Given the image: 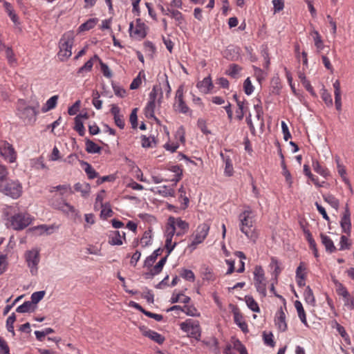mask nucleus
<instances>
[{
	"label": "nucleus",
	"mask_w": 354,
	"mask_h": 354,
	"mask_svg": "<svg viewBox=\"0 0 354 354\" xmlns=\"http://www.w3.org/2000/svg\"><path fill=\"white\" fill-rule=\"evenodd\" d=\"M190 301V297L188 296H186L183 294H175L174 293L171 297L170 301L171 304H174L176 302H181L183 304H187Z\"/></svg>",
	"instance_id": "nucleus-36"
},
{
	"label": "nucleus",
	"mask_w": 354,
	"mask_h": 354,
	"mask_svg": "<svg viewBox=\"0 0 354 354\" xmlns=\"http://www.w3.org/2000/svg\"><path fill=\"white\" fill-rule=\"evenodd\" d=\"M169 170L176 174V178L174 179L173 180H174L175 183H176L181 178L182 170L180 169V167L178 165L171 166L170 167Z\"/></svg>",
	"instance_id": "nucleus-62"
},
{
	"label": "nucleus",
	"mask_w": 354,
	"mask_h": 354,
	"mask_svg": "<svg viewBox=\"0 0 354 354\" xmlns=\"http://www.w3.org/2000/svg\"><path fill=\"white\" fill-rule=\"evenodd\" d=\"M54 333V330L51 328H46L42 331L36 330L35 331V335L37 339L39 341H41L42 339L47 335Z\"/></svg>",
	"instance_id": "nucleus-51"
},
{
	"label": "nucleus",
	"mask_w": 354,
	"mask_h": 354,
	"mask_svg": "<svg viewBox=\"0 0 354 354\" xmlns=\"http://www.w3.org/2000/svg\"><path fill=\"white\" fill-rule=\"evenodd\" d=\"M37 306H34L30 301H25L23 304L19 306L16 311L19 313H32L35 310Z\"/></svg>",
	"instance_id": "nucleus-26"
},
{
	"label": "nucleus",
	"mask_w": 354,
	"mask_h": 354,
	"mask_svg": "<svg viewBox=\"0 0 354 354\" xmlns=\"http://www.w3.org/2000/svg\"><path fill=\"white\" fill-rule=\"evenodd\" d=\"M6 56L10 64L13 65L17 63V59L15 57L12 48L9 47L6 48Z\"/></svg>",
	"instance_id": "nucleus-54"
},
{
	"label": "nucleus",
	"mask_w": 354,
	"mask_h": 354,
	"mask_svg": "<svg viewBox=\"0 0 354 354\" xmlns=\"http://www.w3.org/2000/svg\"><path fill=\"white\" fill-rule=\"evenodd\" d=\"M197 88L199 91L204 93H209L213 88V84L210 77H205L202 81H199L196 84Z\"/></svg>",
	"instance_id": "nucleus-15"
},
{
	"label": "nucleus",
	"mask_w": 354,
	"mask_h": 354,
	"mask_svg": "<svg viewBox=\"0 0 354 354\" xmlns=\"http://www.w3.org/2000/svg\"><path fill=\"white\" fill-rule=\"evenodd\" d=\"M165 248L167 250V256H169L171 252L173 251L174 248L176 245V242H174L172 243V238L174 236L173 233H170V232L165 229Z\"/></svg>",
	"instance_id": "nucleus-23"
},
{
	"label": "nucleus",
	"mask_w": 354,
	"mask_h": 354,
	"mask_svg": "<svg viewBox=\"0 0 354 354\" xmlns=\"http://www.w3.org/2000/svg\"><path fill=\"white\" fill-rule=\"evenodd\" d=\"M148 337L151 339L153 340L154 342H157L159 344H161L165 341L164 337H162L160 334L158 333L156 331L151 330L148 334Z\"/></svg>",
	"instance_id": "nucleus-48"
},
{
	"label": "nucleus",
	"mask_w": 354,
	"mask_h": 354,
	"mask_svg": "<svg viewBox=\"0 0 354 354\" xmlns=\"http://www.w3.org/2000/svg\"><path fill=\"white\" fill-rule=\"evenodd\" d=\"M351 214L350 212L346 207L344 216L341 218L340 225L342 229L343 232L349 234L351 230Z\"/></svg>",
	"instance_id": "nucleus-16"
},
{
	"label": "nucleus",
	"mask_w": 354,
	"mask_h": 354,
	"mask_svg": "<svg viewBox=\"0 0 354 354\" xmlns=\"http://www.w3.org/2000/svg\"><path fill=\"white\" fill-rule=\"evenodd\" d=\"M263 341L266 345L270 346L273 347L274 346V342L273 340V335L272 333H266L263 332Z\"/></svg>",
	"instance_id": "nucleus-58"
},
{
	"label": "nucleus",
	"mask_w": 354,
	"mask_h": 354,
	"mask_svg": "<svg viewBox=\"0 0 354 354\" xmlns=\"http://www.w3.org/2000/svg\"><path fill=\"white\" fill-rule=\"evenodd\" d=\"M162 250H163L161 248H158L154 250L153 252L145 259V266H151L156 260L157 257L161 255Z\"/></svg>",
	"instance_id": "nucleus-31"
},
{
	"label": "nucleus",
	"mask_w": 354,
	"mask_h": 354,
	"mask_svg": "<svg viewBox=\"0 0 354 354\" xmlns=\"http://www.w3.org/2000/svg\"><path fill=\"white\" fill-rule=\"evenodd\" d=\"M245 301L248 307L253 312L259 313L260 311L258 304L252 296H245Z\"/></svg>",
	"instance_id": "nucleus-37"
},
{
	"label": "nucleus",
	"mask_w": 354,
	"mask_h": 354,
	"mask_svg": "<svg viewBox=\"0 0 354 354\" xmlns=\"http://www.w3.org/2000/svg\"><path fill=\"white\" fill-rule=\"evenodd\" d=\"M274 322L278 329L282 332H284L287 329V324L286 322V314L283 311V307H280V308L277 310Z\"/></svg>",
	"instance_id": "nucleus-13"
},
{
	"label": "nucleus",
	"mask_w": 354,
	"mask_h": 354,
	"mask_svg": "<svg viewBox=\"0 0 354 354\" xmlns=\"http://www.w3.org/2000/svg\"><path fill=\"white\" fill-rule=\"evenodd\" d=\"M86 151L89 153H98L101 151V147L92 140H86Z\"/></svg>",
	"instance_id": "nucleus-35"
},
{
	"label": "nucleus",
	"mask_w": 354,
	"mask_h": 354,
	"mask_svg": "<svg viewBox=\"0 0 354 354\" xmlns=\"http://www.w3.org/2000/svg\"><path fill=\"white\" fill-rule=\"evenodd\" d=\"M320 238L322 243L325 246L327 252L332 253L336 251V248L334 245L333 241L329 236L324 234H321Z\"/></svg>",
	"instance_id": "nucleus-21"
},
{
	"label": "nucleus",
	"mask_w": 354,
	"mask_h": 354,
	"mask_svg": "<svg viewBox=\"0 0 354 354\" xmlns=\"http://www.w3.org/2000/svg\"><path fill=\"white\" fill-rule=\"evenodd\" d=\"M234 98L236 100L238 106L236 117L239 120H241L244 116V102L243 101L239 100L236 94L234 95Z\"/></svg>",
	"instance_id": "nucleus-44"
},
{
	"label": "nucleus",
	"mask_w": 354,
	"mask_h": 354,
	"mask_svg": "<svg viewBox=\"0 0 354 354\" xmlns=\"http://www.w3.org/2000/svg\"><path fill=\"white\" fill-rule=\"evenodd\" d=\"M37 111L35 108L28 106L24 100H19L17 106V115L26 122L35 120Z\"/></svg>",
	"instance_id": "nucleus-5"
},
{
	"label": "nucleus",
	"mask_w": 354,
	"mask_h": 354,
	"mask_svg": "<svg viewBox=\"0 0 354 354\" xmlns=\"http://www.w3.org/2000/svg\"><path fill=\"white\" fill-rule=\"evenodd\" d=\"M203 279L208 281H214L216 279V277L212 272V268H210L209 267H205L204 268V271L203 272Z\"/></svg>",
	"instance_id": "nucleus-49"
},
{
	"label": "nucleus",
	"mask_w": 354,
	"mask_h": 354,
	"mask_svg": "<svg viewBox=\"0 0 354 354\" xmlns=\"http://www.w3.org/2000/svg\"><path fill=\"white\" fill-rule=\"evenodd\" d=\"M1 155L10 162H13L16 160V153L12 146L7 142H2L0 145Z\"/></svg>",
	"instance_id": "nucleus-11"
},
{
	"label": "nucleus",
	"mask_w": 354,
	"mask_h": 354,
	"mask_svg": "<svg viewBox=\"0 0 354 354\" xmlns=\"http://www.w3.org/2000/svg\"><path fill=\"white\" fill-rule=\"evenodd\" d=\"M312 166L314 171L322 176L327 178L330 175L328 169L322 166L317 160H313Z\"/></svg>",
	"instance_id": "nucleus-24"
},
{
	"label": "nucleus",
	"mask_w": 354,
	"mask_h": 354,
	"mask_svg": "<svg viewBox=\"0 0 354 354\" xmlns=\"http://www.w3.org/2000/svg\"><path fill=\"white\" fill-rule=\"evenodd\" d=\"M304 297L306 302L314 306L315 305V299L313 292V290L309 286H307L304 292Z\"/></svg>",
	"instance_id": "nucleus-32"
},
{
	"label": "nucleus",
	"mask_w": 354,
	"mask_h": 354,
	"mask_svg": "<svg viewBox=\"0 0 354 354\" xmlns=\"http://www.w3.org/2000/svg\"><path fill=\"white\" fill-rule=\"evenodd\" d=\"M189 227V225L187 222L179 217L176 218L174 216L169 217L166 225V230L178 236H183L187 233Z\"/></svg>",
	"instance_id": "nucleus-3"
},
{
	"label": "nucleus",
	"mask_w": 354,
	"mask_h": 354,
	"mask_svg": "<svg viewBox=\"0 0 354 354\" xmlns=\"http://www.w3.org/2000/svg\"><path fill=\"white\" fill-rule=\"evenodd\" d=\"M267 280L261 266H257L254 270V285L261 297L267 295Z\"/></svg>",
	"instance_id": "nucleus-6"
},
{
	"label": "nucleus",
	"mask_w": 354,
	"mask_h": 354,
	"mask_svg": "<svg viewBox=\"0 0 354 354\" xmlns=\"http://www.w3.org/2000/svg\"><path fill=\"white\" fill-rule=\"evenodd\" d=\"M82 164L84 165V171L90 179H94L97 176V173L90 164L84 161L82 162Z\"/></svg>",
	"instance_id": "nucleus-39"
},
{
	"label": "nucleus",
	"mask_w": 354,
	"mask_h": 354,
	"mask_svg": "<svg viewBox=\"0 0 354 354\" xmlns=\"http://www.w3.org/2000/svg\"><path fill=\"white\" fill-rule=\"evenodd\" d=\"M310 35H312L314 41L315 46L317 48V52L318 53H321V51L324 48V42L322 39L321 35L318 32L317 30L313 29L310 32Z\"/></svg>",
	"instance_id": "nucleus-18"
},
{
	"label": "nucleus",
	"mask_w": 354,
	"mask_h": 354,
	"mask_svg": "<svg viewBox=\"0 0 354 354\" xmlns=\"http://www.w3.org/2000/svg\"><path fill=\"white\" fill-rule=\"evenodd\" d=\"M0 354H10L8 343L1 337H0Z\"/></svg>",
	"instance_id": "nucleus-57"
},
{
	"label": "nucleus",
	"mask_w": 354,
	"mask_h": 354,
	"mask_svg": "<svg viewBox=\"0 0 354 354\" xmlns=\"http://www.w3.org/2000/svg\"><path fill=\"white\" fill-rule=\"evenodd\" d=\"M75 129L78 132L80 136H82L84 135L85 129L82 120V116H76L75 118Z\"/></svg>",
	"instance_id": "nucleus-40"
},
{
	"label": "nucleus",
	"mask_w": 354,
	"mask_h": 354,
	"mask_svg": "<svg viewBox=\"0 0 354 354\" xmlns=\"http://www.w3.org/2000/svg\"><path fill=\"white\" fill-rule=\"evenodd\" d=\"M350 243H348V239L346 236L342 235L340 237L339 241V250H344L349 249Z\"/></svg>",
	"instance_id": "nucleus-61"
},
{
	"label": "nucleus",
	"mask_w": 354,
	"mask_h": 354,
	"mask_svg": "<svg viewBox=\"0 0 354 354\" xmlns=\"http://www.w3.org/2000/svg\"><path fill=\"white\" fill-rule=\"evenodd\" d=\"M75 41V33L68 31L64 33L59 41L57 58L61 62L67 61L72 55V48Z\"/></svg>",
	"instance_id": "nucleus-2"
},
{
	"label": "nucleus",
	"mask_w": 354,
	"mask_h": 354,
	"mask_svg": "<svg viewBox=\"0 0 354 354\" xmlns=\"http://www.w3.org/2000/svg\"><path fill=\"white\" fill-rule=\"evenodd\" d=\"M280 266L281 263L275 257L271 258L269 267L272 270V274L274 276L276 281H277V278L281 272Z\"/></svg>",
	"instance_id": "nucleus-22"
},
{
	"label": "nucleus",
	"mask_w": 354,
	"mask_h": 354,
	"mask_svg": "<svg viewBox=\"0 0 354 354\" xmlns=\"http://www.w3.org/2000/svg\"><path fill=\"white\" fill-rule=\"evenodd\" d=\"M174 107L176 111L184 114L187 113L189 111V107L183 100V92L182 88H179L176 91Z\"/></svg>",
	"instance_id": "nucleus-12"
},
{
	"label": "nucleus",
	"mask_w": 354,
	"mask_h": 354,
	"mask_svg": "<svg viewBox=\"0 0 354 354\" xmlns=\"http://www.w3.org/2000/svg\"><path fill=\"white\" fill-rule=\"evenodd\" d=\"M10 227L15 230H21L28 226L32 222L31 216L26 213H19L10 218Z\"/></svg>",
	"instance_id": "nucleus-8"
},
{
	"label": "nucleus",
	"mask_w": 354,
	"mask_h": 354,
	"mask_svg": "<svg viewBox=\"0 0 354 354\" xmlns=\"http://www.w3.org/2000/svg\"><path fill=\"white\" fill-rule=\"evenodd\" d=\"M162 97V87L160 84L159 85H154L151 91L149 93V100L156 101L158 98V102H160V100Z\"/></svg>",
	"instance_id": "nucleus-27"
},
{
	"label": "nucleus",
	"mask_w": 354,
	"mask_h": 354,
	"mask_svg": "<svg viewBox=\"0 0 354 354\" xmlns=\"http://www.w3.org/2000/svg\"><path fill=\"white\" fill-rule=\"evenodd\" d=\"M100 60V58L97 55H95L92 57L89 60H88L82 67H80L77 73L79 75L83 74L84 72H89L92 70L94 62Z\"/></svg>",
	"instance_id": "nucleus-19"
},
{
	"label": "nucleus",
	"mask_w": 354,
	"mask_h": 354,
	"mask_svg": "<svg viewBox=\"0 0 354 354\" xmlns=\"http://www.w3.org/2000/svg\"><path fill=\"white\" fill-rule=\"evenodd\" d=\"M306 266L304 262H301L296 270V278H306Z\"/></svg>",
	"instance_id": "nucleus-56"
},
{
	"label": "nucleus",
	"mask_w": 354,
	"mask_h": 354,
	"mask_svg": "<svg viewBox=\"0 0 354 354\" xmlns=\"http://www.w3.org/2000/svg\"><path fill=\"white\" fill-rule=\"evenodd\" d=\"M16 320V316L15 313H12L6 320V328L7 330L12 333V336L15 335V332L14 330V323Z\"/></svg>",
	"instance_id": "nucleus-42"
},
{
	"label": "nucleus",
	"mask_w": 354,
	"mask_h": 354,
	"mask_svg": "<svg viewBox=\"0 0 354 354\" xmlns=\"http://www.w3.org/2000/svg\"><path fill=\"white\" fill-rule=\"evenodd\" d=\"M155 107H156V101L149 100L146 107L145 108V114L147 118H155V115H154Z\"/></svg>",
	"instance_id": "nucleus-34"
},
{
	"label": "nucleus",
	"mask_w": 354,
	"mask_h": 354,
	"mask_svg": "<svg viewBox=\"0 0 354 354\" xmlns=\"http://www.w3.org/2000/svg\"><path fill=\"white\" fill-rule=\"evenodd\" d=\"M26 260L31 274L35 275L37 272V265L39 262V251L37 250L28 251L26 253Z\"/></svg>",
	"instance_id": "nucleus-10"
},
{
	"label": "nucleus",
	"mask_w": 354,
	"mask_h": 354,
	"mask_svg": "<svg viewBox=\"0 0 354 354\" xmlns=\"http://www.w3.org/2000/svg\"><path fill=\"white\" fill-rule=\"evenodd\" d=\"M158 192L162 196H174V189L171 187L166 185L160 186L158 187Z\"/></svg>",
	"instance_id": "nucleus-41"
},
{
	"label": "nucleus",
	"mask_w": 354,
	"mask_h": 354,
	"mask_svg": "<svg viewBox=\"0 0 354 354\" xmlns=\"http://www.w3.org/2000/svg\"><path fill=\"white\" fill-rule=\"evenodd\" d=\"M167 257L168 256L166 255L165 257L162 258L158 261V263L151 269V274L156 275L159 274L162 271V268L167 261Z\"/></svg>",
	"instance_id": "nucleus-43"
},
{
	"label": "nucleus",
	"mask_w": 354,
	"mask_h": 354,
	"mask_svg": "<svg viewBox=\"0 0 354 354\" xmlns=\"http://www.w3.org/2000/svg\"><path fill=\"white\" fill-rule=\"evenodd\" d=\"M59 228L58 225L55 224L51 225H41L37 227H32L31 230L36 232L38 234L41 235L43 234H51Z\"/></svg>",
	"instance_id": "nucleus-14"
},
{
	"label": "nucleus",
	"mask_w": 354,
	"mask_h": 354,
	"mask_svg": "<svg viewBox=\"0 0 354 354\" xmlns=\"http://www.w3.org/2000/svg\"><path fill=\"white\" fill-rule=\"evenodd\" d=\"M295 307L297 309L298 316L301 320V322L305 325L308 326V322L306 320V316L303 308L301 303L299 301H296L295 302Z\"/></svg>",
	"instance_id": "nucleus-30"
},
{
	"label": "nucleus",
	"mask_w": 354,
	"mask_h": 354,
	"mask_svg": "<svg viewBox=\"0 0 354 354\" xmlns=\"http://www.w3.org/2000/svg\"><path fill=\"white\" fill-rule=\"evenodd\" d=\"M224 162H225V173L227 176H232V173H233V166H232L231 159L229 157L225 158H224Z\"/></svg>",
	"instance_id": "nucleus-55"
},
{
	"label": "nucleus",
	"mask_w": 354,
	"mask_h": 354,
	"mask_svg": "<svg viewBox=\"0 0 354 354\" xmlns=\"http://www.w3.org/2000/svg\"><path fill=\"white\" fill-rule=\"evenodd\" d=\"M241 71V68L236 64H232L230 66L227 74L232 77H236Z\"/></svg>",
	"instance_id": "nucleus-64"
},
{
	"label": "nucleus",
	"mask_w": 354,
	"mask_h": 354,
	"mask_svg": "<svg viewBox=\"0 0 354 354\" xmlns=\"http://www.w3.org/2000/svg\"><path fill=\"white\" fill-rule=\"evenodd\" d=\"M243 88L245 94L250 95L254 91V86L249 77H248L243 83Z\"/></svg>",
	"instance_id": "nucleus-60"
},
{
	"label": "nucleus",
	"mask_w": 354,
	"mask_h": 354,
	"mask_svg": "<svg viewBox=\"0 0 354 354\" xmlns=\"http://www.w3.org/2000/svg\"><path fill=\"white\" fill-rule=\"evenodd\" d=\"M254 214L250 207H248L239 215V227L240 231L253 243L258 239V233L254 227Z\"/></svg>",
	"instance_id": "nucleus-1"
},
{
	"label": "nucleus",
	"mask_w": 354,
	"mask_h": 354,
	"mask_svg": "<svg viewBox=\"0 0 354 354\" xmlns=\"http://www.w3.org/2000/svg\"><path fill=\"white\" fill-rule=\"evenodd\" d=\"M80 101H76L71 106L68 108V113L70 115H75L80 109Z\"/></svg>",
	"instance_id": "nucleus-63"
},
{
	"label": "nucleus",
	"mask_w": 354,
	"mask_h": 354,
	"mask_svg": "<svg viewBox=\"0 0 354 354\" xmlns=\"http://www.w3.org/2000/svg\"><path fill=\"white\" fill-rule=\"evenodd\" d=\"M209 228L210 227L207 223H203L198 225L192 235L193 239L189 245V248L193 250L196 248L198 244L202 243L208 235Z\"/></svg>",
	"instance_id": "nucleus-7"
},
{
	"label": "nucleus",
	"mask_w": 354,
	"mask_h": 354,
	"mask_svg": "<svg viewBox=\"0 0 354 354\" xmlns=\"http://www.w3.org/2000/svg\"><path fill=\"white\" fill-rule=\"evenodd\" d=\"M142 147L144 148H149L153 147V143H155L154 138L147 137L146 136H141Z\"/></svg>",
	"instance_id": "nucleus-53"
},
{
	"label": "nucleus",
	"mask_w": 354,
	"mask_h": 354,
	"mask_svg": "<svg viewBox=\"0 0 354 354\" xmlns=\"http://www.w3.org/2000/svg\"><path fill=\"white\" fill-rule=\"evenodd\" d=\"M321 97L328 106H331L333 105L331 95L324 88L321 91Z\"/></svg>",
	"instance_id": "nucleus-46"
},
{
	"label": "nucleus",
	"mask_w": 354,
	"mask_h": 354,
	"mask_svg": "<svg viewBox=\"0 0 354 354\" xmlns=\"http://www.w3.org/2000/svg\"><path fill=\"white\" fill-rule=\"evenodd\" d=\"M97 23V19L95 18H91L87 20L85 23L81 24L78 28L80 32L89 30L95 27Z\"/></svg>",
	"instance_id": "nucleus-33"
},
{
	"label": "nucleus",
	"mask_w": 354,
	"mask_h": 354,
	"mask_svg": "<svg viewBox=\"0 0 354 354\" xmlns=\"http://www.w3.org/2000/svg\"><path fill=\"white\" fill-rule=\"evenodd\" d=\"M74 189L76 192H80L82 196L86 197L90 192L91 187L90 185L86 182L77 183L74 185Z\"/></svg>",
	"instance_id": "nucleus-25"
},
{
	"label": "nucleus",
	"mask_w": 354,
	"mask_h": 354,
	"mask_svg": "<svg viewBox=\"0 0 354 354\" xmlns=\"http://www.w3.org/2000/svg\"><path fill=\"white\" fill-rule=\"evenodd\" d=\"M58 95H53L50 97L46 102L45 105L41 108L43 113L48 112L50 110L53 109L57 103Z\"/></svg>",
	"instance_id": "nucleus-29"
},
{
	"label": "nucleus",
	"mask_w": 354,
	"mask_h": 354,
	"mask_svg": "<svg viewBox=\"0 0 354 354\" xmlns=\"http://www.w3.org/2000/svg\"><path fill=\"white\" fill-rule=\"evenodd\" d=\"M125 239V233L120 234L119 231L112 232L109 235V243L112 245H120L122 244V239Z\"/></svg>",
	"instance_id": "nucleus-17"
},
{
	"label": "nucleus",
	"mask_w": 354,
	"mask_h": 354,
	"mask_svg": "<svg viewBox=\"0 0 354 354\" xmlns=\"http://www.w3.org/2000/svg\"><path fill=\"white\" fill-rule=\"evenodd\" d=\"M180 276L184 278L185 279L194 282L195 281V275L194 272L187 269H183L180 272Z\"/></svg>",
	"instance_id": "nucleus-50"
},
{
	"label": "nucleus",
	"mask_w": 354,
	"mask_h": 354,
	"mask_svg": "<svg viewBox=\"0 0 354 354\" xmlns=\"http://www.w3.org/2000/svg\"><path fill=\"white\" fill-rule=\"evenodd\" d=\"M45 291H37L35 292L31 295V301L34 306H36L37 303H39L44 297Z\"/></svg>",
	"instance_id": "nucleus-47"
},
{
	"label": "nucleus",
	"mask_w": 354,
	"mask_h": 354,
	"mask_svg": "<svg viewBox=\"0 0 354 354\" xmlns=\"http://www.w3.org/2000/svg\"><path fill=\"white\" fill-rule=\"evenodd\" d=\"M324 200L335 209H338L339 201L331 194H325L323 196Z\"/></svg>",
	"instance_id": "nucleus-38"
},
{
	"label": "nucleus",
	"mask_w": 354,
	"mask_h": 354,
	"mask_svg": "<svg viewBox=\"0 0 354 354\" xmlns=\"http://www.w3.org/2000/svg\"><path fill=\"white\" fill-rule=\"evenodd\" d=\"M169 16L174 19L176 26L181 27L185 24V18L183 14L178 10L172 8Z\"/></svg>",
	"instance_id": "nucleus-28"
},
{
	"label": "nucleus",
	"mask_w": 354,
	"mask_h": 354,
	"mask_svg": "<svg viewBox=\"0 0 354 354\" xmlns=\"http://www.w3.org/2000/svg\"><path fill=\"white\" fill-rule=\"evenodd\" d=\"M234 320V322L241 328L243 331H246L248 329V325L243 320V316L238 309L233 310Z\"/></svg>",
	"instance_id": "nucleus-20"
},
{
	"label": "nucleus",
	"mask_w": 354,
	"mask_h": 354,
	"mask_svg": "<svg viewBox=\"0 0 354 354\" xmlns=\"http://www.w3.org/2000/svg\"><path fill=\"white\" fill-rule=\"evenodd\" d=\"M137 111V108L133 109L129 117V121L133 129H136L138 126Z\"/></svg>",
	"instance_id": "nucleus-59"
},
{
	"label": "nucleus",
	"mask_w": 354,
	"mask_h": 354,
	"mask_svg": "<svg viewBox=\"0 0 354 354\" xmlns=\"http://www.w3.org/2000/svg\"><path fill=\"white\" fill-rule=\"evenodd\" d=\"M180 329L187 333L190 337L199 339L201 337V329L198 322L191 319L186 320L180 324Z\"/></svg>",
	"instance_id": "nucleus-9"
},
{
	"label": "nucleus",
	"mask_w": 354,
	"mask_h": 354,
	"mask_svg": "<svg viewBox=\"0 0 354 354\" xmlns=\"http://www.w3.org/2000/svg\"><path fill=\"white\" fill-rule=\"evenodd\" d=\"M333 326L336 328L338 333L344 339V340L346 342H347L348 343H350L349 337H348V334L346 333L344 328L342 326H341L339 324H338L337 321H334Z\"/></svg>",
	"instance_id": "nucleus-45"
},
{
	"label": "nucleus",
	"mask_w": 354,
	"mask_h": 354,
	"mask_svg": "<svg viewBox=\"0 0 354 354\" xmlns=\"http://www.w3.org/2000/svg\"><path fill=\"white\" fill-rule=\"evenodd\" d=\"M59 207L60 211L66 214L77 213L75 208L73 205H71L69 203H66V201L64 202V204H62V206H59Z\"/></svg>",
	"instance_id": "nucleus-52"
},
{
	"label": "nucleus",
	"mask_w": 354,
	"mask_h": 354,
	"mask_svg": "<svg viewBox=\"0 0 354 354\" xmlns=\"http://www.w3.org/2000/svg\"><path fill=\"white\" fill-rule=\"evenodd\" d=\"M0 192L12 198H18L22 194V185L18 180L0 183Z\"/></svg>",
	"instance_id": "nucleus-4"
}]
</instances>
